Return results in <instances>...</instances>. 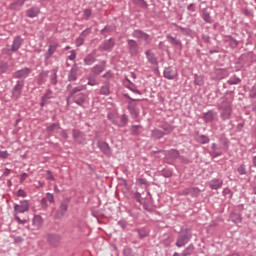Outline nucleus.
<instances>
[{
    "label": "nucleus",
    "instance_id": "37998d69",
    "mask_svg": "<svg viewBox=\"0 0 256 256\" xmlns=\"http://www.w3.org/2000/svg\"><path fill=\"white\" fill-rule=\"evenodd\" d=\"M123 255L124 256H135V251H133V248L126 246L123 249Z\"/></svg>",
    "mask_w": 256,
    "mask_h": 256
},
{
    "label": "nucleus",
    "instance_id": "69168bd1",
    "mask_svg": "<svg viewBox=\"0 0 256 256\" xmlns=\"http://www.w3.org/2000/svg\"><path fill=\"white\" fill-rule=\"evenodd\" d=\"M7 157H9V152L0 151V159H7Z\"/></svg>",
    "mask_w": 256,
    "mask_h": 256
},
{
    "label": "nucleus",
    "instance_id": "ddd939ff",
    "mask_svg": "<svg viewBox=\"0 0 256 256\" xmlns=\"http://www.w3.org/2000/svg\"><path fill=\"white\" fill-rule=\"evenodd\" d=\"M14 211L16 213H26V211H29V201L23 200L20 201V204H14Z\"/></svg>",
    "mask_w": 256,
    "mask_h": 256
},
{
    "label": "nucleus",
    "instance_id": "20e7f679",
    "mask_svg": "<svg viewBox=\"0 0 256 256\" xmlns=\"http://www.w3.org/2000/svg\"><path fill=\"white\" fill-rule=\"evenodd\" d=\"M192 237L193 236L191 235V233L189 232L188 229L180 232L178 234V237H177V240L175 243L176 247H178L180 249H181V247H185L187 245V243H189V241H191Z\"/></svg>",
    "mask_w": 256,
    "mask_h": 256
},
{
    "label": "nucleus",
    "instance_id": "6e6552de",
    "mask_svg": "<svg viewBox=\"0 0 256 256\" xmlns=\"http://www.w3.org/2000/svg\"><path fill=\"white\" fill-rule=\"evenodd\" d=\"M23 87H25V81L18 80L16 81L15 86L12 89V98L13 99H19L21 97V94L23 93Z\"/></svg>",
    "mask_w": 256,
    "mask_h": 256
},
{
    "label": "nucleus",
    "instance_id": "864d4df0",
    "mask_svg": "<svg viewBox=\"0 0 256 256\" xmlns=\"http://www.w3.org/2000/svg\"><path fill=\"white\" fill-rule=\"evenodd\" d=\"M76 47H81V45H83L85 43V38H83V36H79L78 38H76Z\"/></svg>",
    "mask_w": 256,
    "mask_h": 256
},
{
    "label": "nucleus",
    "instance_id": "2eb2a0df",
    "mask_svg": "<svg viewBox=\"0 0 256 256\" xmlns=\"http://www.w3.org/2000/svg\"><path fill=\"white\" fill-rule=\"evenodd\" d=\"M47 241L52 247H59V243H61V235L49 234L47 237Z\"/></svg>",
    "mask_w": 256,
    "mask_h": 256
},
{
    "label": "nucleus",
    "instance_id": "6e6d98bb",
    "mask_svg": "<svg viewBox=\"0 0 256 256\" xmlns=\"http://www.w3.org/2000/svg\"><path fill=\"white\" fill-rule=\"evenodd\" d=\"M91 35V28H86L80 33V37H89Z\"/></svg>",
    "mask_w": 256,
    "mask_h": 256
},
{
    "label": "nucleus",
    "instance_id": "603ef678",
    "mask_svg": "<svg viewBox=\"0 0 256 256\" xmlns=\"http://www.w3.org/2000/svg\"><path fill=\"white\" fill-rule=\"evenodd\" d=\"M249 97H251L252 99H256V82L249 92Z\"/></svg>",
    "mask_w": 256,
    "mask_h": 256
},
{
    "label": "nucleus",
    "instance_id": "4be33fe9",
    "mask_svg": "<svg viewBox=\"0 0 256 256\" xmlns=\"http://www.w3.org/2000/svg\"><path fill=\"white\" fill-rule=\"evenodd\" d=\"M32 225H33V230L34 231H39L41 227H43V218L39 215H35L33 220H32Z\"/></svg>",
    "mask_w": 256,
    "mask_h": 256
},
{
    "label": "nucleus",
    "instance_id": "39448f33",
    "mask_svg": "<svg viewBox=\"0 0 256 256\" xmlns=\"http://www.w3.org/2000/svg\"><path fill=\"white\" fill-rule=\"evenodd\" d=\"M81 74L79 73V65L77 63L73 64L71 69L67 71V81L70 83H75L79 79Z\"/></svg>",
    "mask_w": 256,
    "mask_h": 256
},
{
    "label": "nucleus",
    "instance_id": "aec40b11",
    "mask_svg": "<svg viewBox=\"0 0 256 256\" xmlns=\"http://www.w3.org/2000/svg\"><path fill=\"white\" fill-rule=\"evenodd\" d=\"M147 61L153 65V67H157L159 65V62L157 61V56H155V53H153L151 50H147L145 52Z\"/></svg>",
    "mask_w": 256,
    "mask_h": 256
},
{
    "label": "nucleus",
    "instance_id": "4468645a",
    "mask_svg": "<svg viewBox=\"0 0 256 256\" xmlns=\"http://www.w3.org/2000/svg\"><path fill=\"white\" fill-rule=\"evenodd\" d=\"M97 147L100 149V151H102V153L104 155H106L107 157H110L111 147L109 146V144L107 142L99 140L97 142Z\"/></svg>",
    "mask_w": 256,
    "mask_h": 256
},
{
    "label": "nucleus",
    "instance_id": "774afa93",
    "mask_svg": "<svg viewBox=\"0 0 256 256\" xmlns=\"http://www.w3.org/2000/svg\"><path fill=\"white\" fill-rule=\"evenodd\" d=\"M102 77L103 79H111V77H113V73H111V71H108Z\"/></svg>",
    "mask_w": 256,
    "mask_h": 256
},
{
    "label": "nucleus",
    "instance_id": "c9c22d12",
    "mask_svg": "<svg viewBox=\"0 0 256 256\" xmlns=\"http://www.w3.org/2000/svg\"><path fill=\"white\" fill-rule=\"evenodd\" d=\"M176 31H180V33H182V35H186V37H191V29L189 28H183L179 25H176Z\"/></svg>",
    "mask_w": 256,
    "mask_h": 256
},
{
    "label": "nucleus",
    "instance_id": "680f3d73",
    "mask_svg": "<svg viewBox=\"0 0 256 256\" xmlns=\"http://www.w3.org/2000/svg\"><path fill=\"white\" fill-rule=\"evenodd\" d=\"M237 45H239V42L235 40L233 37H230V46L235 48L237 47Z\"/></svg>",
    "mask_w": 256,
    "mask_h": 256
},
{
    "label": "nucleus",
    "instance_id": "a211bd4d",
    "mask_svg": "<svg viewBox=\"0 0 256 256\" xmlns=\"http://www.w3.org/2000/svg\"><path fill=\"white\" fill-rule=\"evenodd\" d=\"M99 94L109 97V95H111V82L105 81L100 87Z\"/></svg>",
    "mask_w": 256,
    "mask_h": 256
},
{
    "label": "nucleus",
    "instance_id": "58836bf2",
    "mask_svg": "<svg viewBox=\"0 0 256 256\" xmlns=\"http://www.w3.org/2000/svg\"><path fill=\"white\" fill-rule=\"evenodd\" d=\"M210 139L209 136L207 135H200L197 138V142L200 143L201 145H207V143H209Z\"/></svg>",
    "mask_w": 256,
    "mask_h": 256
},
{
    "label": "nucleus",
    "instance_id": "9d476101",
    "mask_svg": "<svg viewBox=\"0 0 256 256\" xmlns=\"http://www.w3.org/2000/svg\"><path fill=\"white\" fill-rule=\"evenodd\" d=\"M29 75H31V68L24 67L20 70L13 72L12 77L14 79H27V77H29Z\"/></svg>",
    "mask_w": 256,
    "mask_h": 256
},
{
    "label": "nucleus",
    "instance_id": "49530a36",
    "mask_svg": "<svg viewBox=\"0 0 256 256\" xmlns=\"http://www.w3.org/2000/svg\"><path fill=\"white\" fill-rule=\"evenodd\" d=\"M50 83L51 85H57V70H52L50 75Z\"/></svg>",
    "mask_w": 256,
    "mask_h": 256
},
{
    "label": "nucleus",
    "instance_id": "de8ad7c7",
    "mask_svg": "<svg viewBox=\"0 0 256 256\" xmlns=\"http://www.w3.org/2000/svg\"><path fill=\"white\" fill-rule=\"evenodd\" d=\"M237 172L239 173V175H247V167L245 166V164H241L237 168Z\"/></svg>",
    "mask_w": 256,
    "mask_h": 256
},
{
    "label": "nucleus",
    "instance_id": "393cba45",
    "mask_svg": "<svg viewBox=\"0 0 256 256\" xmlns=\"http://www.w3.org/2000/svg\"><path fill=\"white\" fill-rule=\"evenodd\" d=\"M60 130L61 124L59 123H52L46 128L47 133H49L50 135H53V133H59Z\"/></svg>",
    "mask_w": 256,
    "mask_h": 256
},
{
    "label": "nucleus",
    "instance_id": "f03ea898",
    "mask_svg": "<svg viewBox=\"0 0 256 256\" xmlns=\"http://www.w3.org/2000/svg\"><path fill=\"white\" fill-rule=\"evenodd\" d=\"M218 110L221 111L220 117L223 119V121H227V119H231V102H229V99L227 97H222L218 101Z\"/></svg>",
    "mask_w": 256,
    "mask_h": 256
},
{
    "label": "nucleus",
    "instance_id": "b1692460",
    "mask_svg": "<svg viewBox=\"0 0 256 256\" xmlns=\"http://www.w3.org/2000/svg\"><path fill=\"white\" fill-rule=\"evenodd\" d=\"M57 47H59L58 44L49 45L48 51L44 55L46 61H49V59H51V57H53V54L55 53V51H57Z\"/></svg>",
    "mask_w": 256,
    "mask_h": 256
},
{
    "label": "nucleus",
    "instance_id": "f8f14e48",
    "mask_svg": "<svg viewBox=\"0 0 256 256\" xmlns=\"http://www.w3.org/2000/svg\"><path fill=\"white\" fill-rule=\"evenodd\" d=\"M22 45L23 38L21 37V35L14 37L10 48L11 53H17V51L21 49Z\"/></svg>",
    "mask_w": 256,
    "mask_h": 256
},
{
    "label": "nucleus",
    "instance_id": "a19ab883",
    "mask_svg": "<svg viewBox=\"0 0 256 256\" xmlns=\"http://www.w3.org/2000/svg\"><path fill=\"white\" fill-rule=\"evenodd\" d=\"M231 221L233 223H235L236 225L241 223L242 219H241V214H237V213H232L231 214Z\"/></svg>",
    "mask_w": 256,
    "mask_h": 256
},
{
    "label": "nucleus",
    "instance_id": "052dcab7",
    "mask_svg": "<svg viewBox=\"0 0 256 256\" xmlns=\"http://www.w3.org/2000/svg\"><path fill=\"white\" fill-rule=\"evenodd\" d=\"M120 121H121V124L122 125H125L128 121H129V118L127 117L126 114H123L120 118Z\"/></svg>",
    "mask_w": 256,
    "mask_h": 256
},
{
    "label": "nucleus",
    "instance_id": "e2e57ef3",
    "mask_svg": "<svg viewBox=\"0 0 256 256\" xmlns=\"http://www.w3.org/2000/svg\"><path fill=\"white\" fill-rule=\"evenodd\" d=\"M17 196L18 197H27V192H25V190H23V189H19L17 192Z\"/></svg>",
    "mask_w": 256,
    "mask_h": 256
},
{
    "label": "nucleus",
    "instance_id": "bf43d9fd",
    "mask_svg": "<svg viewBox=\"0 0 256 256\" xmlns=\"http://www.w3.org/2000/svg\"><path fill=\"white\" fill-rule=\"evenodd\" d=\"M118 225H119V227H121V229H127V221H125V220H120V221H118Z\"/></svg>",
    "mask_w": 256,
    "mask_h": 256
},
{
    "label": "nucleus",
    "instance_id": "dca6fc26",
    "mask_svg": "<svg viewBox=\"0 0 256 256\" xmlns=\"http://www.w3.org/2000/svg\"><path fill=\"white\" fill-rule=\"evenodd\" d=\"M202 119L205 123H211V121H215V119H217V111L209 110L208 112H205L202 116Z\"/></svg>",
    "mask_w": 256,
    "mask_h": 256
},
{
    "label": "nucleus",
    "instance_id": "1a4fd4ad",
    "mask_svg": "<svg viewBox=\"0 0 256 256\" xmlns=\"http://www.w3.org/2000/svg\"><path fill=\"white\" fill-rule=\"evenodd\" d=\"M68 209H69V201L65 200L61 202L59 209L56 211L54 215L55 219H63Z\"/></svg>",
    "mask_w": 256,
    "mask_h": 256
},
{
    "label": "nucleus",
    "instance_id": "2f4dec72",
    "mask_svg": "<svg viewBox=\"0 0 256 256\" xmlns=\"http://www.w3.org/2000/svg\"><path fill=\"white\" fill-rule=\"evenodd\" d=\"M211 149L212 151L210 152V155L212 157H221V155H223V152L217 147V144L213 143Z\"/></svg>",
    "mask_w": 256,
    "mask_h": 256
},
{
    "label": "nucleus",
    "instance_id": "9b49d317",
    "mask_svg": "<svg viewBox=\"0 0 256 256\" xmlns=\"http://www.w3.org/2000/svg\"><path fill=\"white\" fill-rule=\"evenodd\" d=\"M72 137L78 145H84L86 141L85 133L81 132L80 130H73Z\"/></svg>",
    "mask_w": 256,
    "mask_h": 256
},
{
    "label": "nucleus",
    "instance_id": "7c9ffc66",
    "mask_svg": "<svg viewBox=\"0 0 256 256\" xmlns=\"http://www.w3.org/2000/svg\"><path fill=\"white\" fill-rule=\"evenodd\" d=\"M151 137L152 139H162V137H165V133H163V130L155 128L151 131Z\"/></svg>",
    "mask_w": 256,
    "mask_h": 256
},
{
    "label": "nucleus",
    "instance_id": "8fccbe9b",
    "mask_svg": "<svg viewBox=\"0 0 256 256\" xmlns=\"http://www.w3.org/2000/svg\"><path fill=\"white\" fill-rule=\"evenodd\" d=\"M139 129H141V125H133L131 128L132 135H139L141 133Z\"/></svg>",
    "mask_w": 256,
    "mask_h": 256
},
{
    "label": "nucleus",
    "instance_id": "f257e3e1",
    "mask_svg": "<svg viewBox=\"0 0 256 256\" xmlns=\"http://www.w3.org/2000/svg\"><path fill=\"white\" fill-rule=\"evenodd\" d=\"M66 89L69 91L68 97L66 99L67 105L75 103L79 107H83V105L87 103V94L81 92L87 89L85 85H78L73 88L72 84H68Z\"/></svg>",
    "mask_w": 256,
    "mask_h": 256
},
{
    "label": "nucleus",
    "instance_id": "338daca9",
    "mask_svg": "<svg viewBox=\"0 0 256 256\" xmlns=\"http://www.w3.org/2000/svg\"><path fill=\"white\" fill-rule=\"evenodd\" d=\"M91 9H85L84 10V17H86V19H89V17H91Z\"/></svg>",
    "mask_w": 256,
    "mask_h": 256
},
{
    "label": "nucleus",
    "instance_id": "f3484780",
    "mask_svg": "<svg viewBox=\"0 0 256 256\" xmlns=\"http://www.w3.org/2000/svg\"><path fill=\"white\" fill-rule=\"evenodd\" d=\"M199 193H201V190L197 187H190L182 190L180 192V195H191V197H198Z\"/></svg>",
    "mask_w": 256,
    "mask_h": 256
},
{
    "label": "nucleus",
    "instance_id": "3c124183",
    "mask_svg": "<svg viewBox=\"0 0 256 256\" xmlns=\"http://www.w3.org/2000/svg\"><path fill=\"white\" fill-rule=\"evenodd\" d=\"M9 69V64H7V62H2L0 64V73H7V70Z\"/></svg>",
    "mask_w": 256,
    "mask_h": 256
},
{
    "label": "nucleus",
    "instance_id": "a878e982",
    "mask_svg": "<svg viewBox=\"0 0 256 256\" xmlns=\"http://www.w3.org/2000/svg\"><path fill=\"white\" fill-rule=\"evenodd\" d=\"M39 13H41V9H39V7H31L26 11V15L30 19L37 17V15H39Z\"/></svg>",
    "mask_w": 256,
    "mask_h": 256
},
{
    "label": "nucleus",
    "instance_id": "0eeeda50",
    "mask_svg": "<svg viewBox=\"0 0 256 256\" xmlns=\"http://www.w3.org/2000/svg\"><path fill=\"white\" fill-rule=\"evenodd\" d=\"M115 47V38H110L107 40H104L99 46V51H107L108 53H111Z\"/></svg>",
    "mask_w": 256,
    "mask_h": 256
},
{
    "label": "nucleus",
    "instance_id": "4d7b16f0",
    "mask_svg": "<svg viewBox=\"0 0 256 256\" xmlns=\"http://www.w3.org/2000/svg\"><path fill=\"white\" fill-rule=\"evenodd\" d=\"M107 33H111V28H109V26H106L101 30V35L105 38H107Z\"/></svg>",
    "mask_w": 256,
    "mask_h": 256
},
{
    "label": "nucleus",
    "instance_id": "cd10ccee",
    "mask_svg": "<svg viewBox=\"0 0 256 256\" xmlns=\"http://www.w3.org/2000/svg\"><path fill=\"white\" fill-rule=\"evenodd\" d=\"M91 71L94 75H101L103 71H105V62L101 64H96L94 67L91 68Z\"/></svg>",
    "mask_w": 256,
    "mask_h": 256
},
{
    "label": "nucleus",
    "instance_id": "4c0bfd02",
    "mask_svg": "<svg viewBox=\"0 0 256 256\" xmlns=\"http://www.w3.org/2000/svg\"><path fill=\"white\" fill-rule=\"evenodd\" d=\"M227 83H228V85H239L241 83V78L234 75V76L229 78Z\"/></svg>",
    "mask_w": 256,
    "mask_h": 256
},
{
    "label": "nucleus",
    "instance_id": "6ab92c4d",
    "mask_svg": "<svg viewBox=\"0 0 256 256\" xmlns=\"http://www.w3.org/2000/svg\"><path fill=\"white\" fill-rule=\"evenodd\" d=\"M210 189L217 191V189H221L223 187V179L214 178L209 181Z\"/></svg>",
    "mask_w": 256,
    "mask_h": 256
},
{
    "label": "nucleus",
    "instance_id": "72a5a7b5",
    "mask_svg": "<svg viewBox=\"0 0 256 256\" xmlns=\"http://www.w3.org/2000/svg\"><path fill=\"white\" fill-rule=\"evenodd\" d=\"M95 61H97V60L95 59V55H93V54H88L84 58V64L88 65V66L93 65V63H95Z\"/></svg>",
    "mask_w": 256,
    "mask_h": 256
},
{
    "label": "nucleus",
    "instance_id": "a18cd8bd",
    "mask_svg": "<svg viewBox=\"0 0 256 256\" xmlns=\"http://www.w3.org/2000/svg\"><path fill=\"white\" fill-rule=\"evenodd\" d=\"M194 83H195V85H198L199 87L203 86L205 83V81L203 80V76L195 75Z\"/></svg>",
    "mask_w": 256,
    "mask_h": 256
},
{
    "label": "nucleus",
    "instance_id": "f704fd0d",
    "mask_svg": "<svg viewBox=\"0 0 256 256\" xmlns=\"http://www.w3.org/2000/svg\"><path fill=\"white\" fill-rule=\"evenodd\" d=\"M160 127H161L162 132L164 133V135H169V133H173V129H175L170 124H162Z\"/></svg>",
    "mask_w": 256,
    "mask_h": 256
},
{
    "label": "nucleus",
    "instance_id": "79ce46f5",
    "mask_svg": "<svg viewBox=\"0 0 256 256\" xmlns=\"http://www.w3.org/2000/svg\"><path fill=\"white\" fill-rule=\"evenodd\" d=\"M132 3L138 5V7H142V9H147L148 4L145 0H132Z\"/></svg>",
    "mask_w": 256,
    "mask_h": 256
},
{
    "label": "nucleus",
    "instance_id": "7ed1b4c3",
    "mask_svg": "<svg viewBox=\"0 0 256 256\" xmlns=\"http://www.w3.org/2000/svg\"><path fill=\"white\" fill-rule=\"evenodd\" d=\"M132 37L140 41V43H144V45H151V41H153V38L151 37V35L139 29H136L132 32Z\"/></svg>",
    "mask_w": 256,
    "mask_h": 256
},
{
    "label": "nucleus",
    "instance_id": "473e14b6",
    "mask_svg": "<svg viewBox=\"0 0 256 256\" xmlns=\"http://www.w3.org/2000/svg\"><path fill=\"white\" fill-rule=\"evenodd\" d=\"M126 81L129 82V84L126 85L127 89L132 91V93H136L137 95H141V91H139V89H137V86L134 83H132L131 80H129V78H126Z\"/></svg>",
    "mask_w": 256,
    "mask_h": 256
},
{
    "label": "nucleus",
    "instance_id": "0e129e2a",
    "mask_svg": "<svg viewBox=\"0 0 256 256\" xmlns=\"http://www.w3.org/2000/svg\"><path fill=\"white\" fill-rule=\"evenodd\" d=\"M134 199L137 201V203H143L141 200V193H139V192H136L134 194Z\"/></svg>",
    "mask_w": 256,
    "mask_h": 256
},
{
    "label": "nucleus",
    "instance_id": "423d86ee",
    "mask_svg": "<svg viewBox=\"0 0 256 256\" xmlns=\"http://www.w3.org/2000/svg\"><path fill=\"white\" fill-rule=\"evenodd\" d=\"M126 43H127V49H128L129 55H131V57H137V55H139V49H140L139 43L133 39L126 40Z\"/></svg>",
    "mask_w": 256,
    "mask_h": 256
},
{
    "label": "nucleus",
    "instance_id": "13d9d810",
    "mask_svg": "<svg viewBox=\"0 0 256 256\" xmlns=\"http://www.w3.org/2000/svg\"><path fill=\"white\" fill-rule=\"evenodd\" d=\"M46 199H48L49 203H55V197L50 192L46 193Z\"/></svg>",
    "mask_w": 256,
    "mask_h": 256
},
{
    "label": "nucleus",
    "instance_id": "c85d7f7f",
    "mask_svg": "<svg viewBox=\"0 0 256 256\" xmlns=\"http://www.w3.org/2000/svg\"><path fill=\"white\" fill-rule=\"evenodd\" d=\"M23 5H25V0H17L9 5V9L17 11V9H21Z\"/></svg>",
    "mask_w": 256,
    "mask_h": 256
},
{
    "label": "nucleus",
    "instance_id": "ea45409f",
    "mask_svg": "<svg viewBox=\"0 0 256 256\" xmlns=\"http://www.w3.org/2000/svg\"><path fill=\"white\" fill-rule=\"evenodd\" d=\"M129 112L134 119H137L139 117V109H137L135 106H130Z\"/></svg>",
    "mask_w": 256,
    "mask_h": 256
},
{
    "label": "nucleus",
    "instance_id": "5701e85b",
    "mask_svg": "<svg viewBox=\"0 0 256 256\" xmlns=\"http://www.w3.org/2000/svg\"><path fill=\"white\" fill-rule=\"evenodd\" d=\"M164 77L165 79L173 80L177 77V70L171 67L164 69Z\"/></svg>",
    "mask_w": 256,
    "mask_h": 256
},
{
    "label": "nucleus",
    "instance_id": "bb28decb",
    "mask_svg": "<svg viewBox=\"0 0 256 256\" xmlns=\"http://www.w3.org/2000/svg\"><path fill=\"white\" fill-rule=\"evenodd\" d=\"M52 97H53V91L47 90L46 94L41 98L40 107H45V105L49 103V99H52Z\"/></svg>",
    "mask_w": 256,
    "mask_h": 256
},
{
    "label": "nucleus",
    "instance_id": "e433bc0d",
    "mask_svg": "<svg viewBox=\"0 0 256 256\" xmlns=\"http://www.w3.org/2000/svg\"><path fill=\"white\" fill-rule=\"evenodd\" d=\"M194 251H195V245L190 244L187 248L184 249V251L182 252V256L193 255Z\"/></svg>",
    "mask_w": 256,
    "mask_h": 256
},
{
    "label": "nucleus",
    "instance_id": "5fc2aeb1",
    "mask_svg": "<svg viewBox=\"0 0 256 256\" xmlns=\"http://www.w3.org/2000/svg\"><path fill=\"white\" fill-rule=\"evenodd\" d=\"M67 59H69V61H75V59H77V52L75 50H71Z\"/></svg>",
    "mask_w": 256,
    "mask_h": 256
},
{
    "label": "nucleus",
    "instance_id": "c03bdc74",
    "mask_svg": "<svg viewBox=\"0 0 256 256\" xmlns=\"http://www.w3.org/2000/svg\"><path fill=\"white\" fill-rule=\"evenodd\" d=\"M202 19L205 23H211V14L207 10H203Z\"/></svg>",
    "mask_w": 256,
    "mask_h": 256
},
{
    "label": "nucleus",
    "instance_id": "412c9836",
    "mask_svg": "<svg viewBox=\"0 0 256 256\" xmlns=\"http://www.w3.org/2000/svg\"><path fill=\"white\" fill-rule=\"evenodd\" d=\"M166 40L168 43H171L173 47H178V49H183V43L180 39H177V37H173L170 34L166 36Z\"/></svg>",
    "mask_w": 256,
    "mask_h": 256
},
{
    "label": "nucleus",
    "instance_id": "09e8293b",
    "mask_svg": "<svg viewBox=\"0 0 256 256\" xmlns=\"http://www.w3.org/2000/svg\"><path fill=\"white\" fill-rule=\"evenodd\" d=\"M135 231H137L139 239H145L147 237V231L144 228L136 229Z\"/></svg>",
    "mask_w": 256,
    "mask_h": 256
},
{
    "label": "nucleus",
    "instance_id": "c756f323",
    "mask_svg": "<svg viewBox=\"0 0 256 256\" xmlns=\"http://www.w3.org/2000/svg\"><path fill=\"white\" fill-rule=\"evenodd\" d=\"M48 77H49V71H42L38 76V85H43L47 83Z\"/></svg>",
    "mask_w": 256,
    "mask_h": 256
}]
</instances>
